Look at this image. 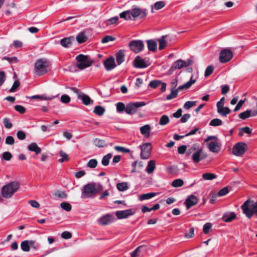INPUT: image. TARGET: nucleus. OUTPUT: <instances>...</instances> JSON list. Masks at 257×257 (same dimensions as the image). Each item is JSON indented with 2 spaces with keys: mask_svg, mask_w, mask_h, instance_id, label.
<instances>
[{
  "mask_svg": "<svg viewBox=\"0 0 257 257\" xmlns=\"http://www.w3.org/2000/svg\"><path fill=\"white\" fill-rule=\"evenodd\" d=\"M76 59L77 60L76 66L80 70H83L90 67L93 63V61L89 57L82 54L78 55Z\"/></svg>",
  "mask_w": 257,
  "mask_h": 257,
  "instance_id": "nucleus-6",
  "label": "nucleus"
},
{
  "mask_svg": "<svg viewBox=\"0 0 257 257\" xmlns=\"http://www.w3.org/2000/svg\"><path fill=\"white\" fill-rule=\"evenodd\" d=\"M128 46L134 53H139L143 50L144 44L142 40H132L129 43Z\"/></svg>",
  "mask_w": 257,
  "mask_h": 257,
  "instance_id": "nucleus-10",
  "label": "nucleus"
},
{
  "mask_svg": "<svg viewBox=\"0 0 257 257\" xmlns=\"http://www.w3.org/2000/svg\"><path fill=\"white\" fill-rule=\"evenodd\" d=\"M232 53L231 50L225 49L220 53L219 60L221 63H226L232 58Z\"/></svg>",
  "mask_w": 257,
  "mask_h": 257,
  "instance_id": "nucleus-14",
  "label": "nucleus"
},
{
  "mask_svg": "<svg viewBox=\"0 0 257 257\" xmlns=\"http://www.w3.org/2000/svg\"><path fill=\"white\" fill-rule=\"evenodd\" d=\"M70 89L72 92L78 95V98L81 99L85 105H88L93 103V101L91 99L89 96L83 93L78 89L75 87H70Z\"/></svg>",
  "mask_w": 257,
  "mask_h": 257,
  "instance_id": "nucleus-8",
  "label": "nucleus"
},
{
  "mask_svg": "<svg viewBox=\"0 0 257 257\" xmlns=\"http://www.w3.org/2000/svg\"><path fill=\"white\" fill-rule=\"evenodd\" d=\"M148 48L149 51L155 52L157 48V43L153 40H148L147 41Z\"/></svg>",
  "mask_w": 257,
  "mask_h": 257,
  "instance_id": "nucleus-26",
  "label": "nucleus"
},
{
  "mask_svg": "<svg viewBox=\"0 0 257 257\" xmlns=\"http://www.w3.org/2000/svg\"><path fill=\"white\" fill-rule=\"evenodd\" d=\"M97 161L96 159H91L87 163V166L90 168H94L97 166Z\"/></svg>",
  "mask_w": 257,
  "mask_h": 257,
  "instance_id": "nucleus-47",
  "label": "nucleus"
},
{
  "mask_svg": "<svg viewBox=\"0 0 257 257\" xmlns=\"http://www.w3.org/2000/svg\"><path fill=\"white\" fill-rule=\"evenodd\" d=\"M3 123L4 126L7 128H11L13 126V124L10 121V120L8 117H5L3 119Z\"/></svg>",
  "mask_w": 257,
  "mask_h": 257,
  "instance_id": "nucleus-49",
  "label": "nucleus"
},
{
  "mask_svg": "<svg viewBox=\"0 0 257 257\" xmlns=\"http://www.w3.org/2000/svg\"><path fill=\"white\" fill-rule=\"evenodd\" d=\"M134 66L136 68H144L147 67L145 60L140 56H137L134 62Z\"/></svg>",
  "mask_w": 257,
  "mask_h": 257,
  "instance_id": "nucleus-21",
  "label": "nucleus"
},
{
  "mask_svg": "<svg viewBox=\"0 0 257 257\" xmlns=\"http://www.w3.org/2000/svg\"><path fill=\"white\" fill-rule=\"evenodd\" d=\"M213 69H214L213 66H212L211 65L208 66L206 68L205 71V74H204L205 77H207L209 76V75H210L212 73V72L213 71Z\"/></svg>",
  "mask_w": 257,
  "mask_h": 257,
  "instance_id": "nucleus-53",
  "label": "nucleus"
},
{
  "mask_svg": "<svg viewBox=\"0 0 257 257\" xmlns=\"http://www.w3.org/2000/svg\"><path fill=\"white\" fill-rule=\"evenodd\" d=\"M54 196L58 198H65L67 197L66 194L63 191H57L55 192Z\"/></svg>",
  "mask_w": 257,
  "mask_h": 257,
  "instance_id": "nucleus-51",
  "label": "nucleus"
},
{
  "mask_svg": "<svg viewBox=\"0 0 257 257\" xmlns=\"http://www.w3.org/2000/svg\"><path fill=\"white\" fill-rule=\"evenodd\" d=\"M114 40H115L114 37L109 36V35H107V36H105L104 38H103L101 39V42L102 43H107L110 41H113Z\"/></svg>",
  "mask_w": 257,
  "mask_h": 257,
  "instance_id": "nucleus-54",
  "label": "nucleus"
},
{
  "mask_svg": "<svg viewBox=\"0 0 257 257\" xmlns=\"http://www.w3.org/2000/svg\"><path fill=\"white\" fill-rule=\"evenodd\" d=\"M20 82L16 80L14 82L12 88L10 89V91L11 92H15L17 90L18 88L20 86Z\"/></svg>",
  "mask_w": 257,
  "mask_h": 257,
  "instance_id": "nucleus-59",
  "label": "nucleus"
},
{
  "mask_svg": "<svg viewBox=\"0 0 257 257\" xmlns=\"http://www.w3.org/2000/svg\"><path fill=\"white\" fill-rule=\"evenodd\" d=\"M216 175L211 173H206L202 175V178L205 180H212L216 178Z\"/></svg>",
  "mask_w": 257,
  "mask_h": 257,
  "instance_id": "nucleus-39",
  "label": "nucleus"
},
{
  "mask_svg": "<svg viewBox=\"0 0 257 257\" xmlns=\"http://www.w3.org/2000/svg\"><path fill=\"white\" fill-rule=\"evenodd\" d=\"M166 3L164 1L157 2L154 5V8L156 10H159L165 7Z\"/></svg>",
  "mask_w": 257,
  "mask_h": 257,
  "instance_id": "nucleus-45",
  "label": "nucleus"
},
{
  "mask_svg": "<svg viewBox=\"0 0 257 257\" xmlns=\"http://www.w3.org/2000/svg\"><path fill=\"white\" fill-rule=\"evenodd\" d=\"M61 101L64 103H68L70 101V98L67 95H62L61 97Z\"/></svg>",
  "mask_w": 257,
  "mask_h": 257,
  "instance_id": "nucleus-62",
  "label": "nucleus"
},
{
  "mask_svg": "<svg viewBox=\"0 0 257 257\" xmlns=\"http://www.w3.org/2000/svg\"><path fill=\"white\" fill-rule=\"evenodd\" d=\"M146 105L144 101L136 102L135 103H129L126 105L125 111L127 114H133L137 112V109Z\"/></svg>",
  "mask_w": 257,
  "mask_h": 257,
  "instance_id": "nucleus-11",
  "label": "nucleus"
},
{
  "mask_svg": "<svg viewBox=\"0 0 257 257\" xmlns=\"http://www.w3.org/2000/svg\"><path fill=\"white\" fill-rule=\"evenodd\" d=\"M116 188L119 191H124L128 189V183L125 182L118 183L116 185Z\"/></svg>",
  "mask_w": 257,
  "mask_h": 257,
  "instance_id": "nucleus-34",
  "label": "nucleus"
},
{
  "mask_svg": "<svg viewBox=\"0 0 257 257\" xmlns=\"http://www.w3.org/2000/svg\"><path fill=\"white\" fill-rule=\"evenodd\" d=\"M255 115V114H254V113H251V111L250 110H247L239 114L238 117L242 119H245L246 118L250 116Z\"/></svg>",
  "mask_w": 257,
  "mask_h": 257,
  "instance_id": "nucleus-29",
  "label": "nucleus"
},
{
  "mask_svg": "<svg viewBox=\"0 0 257 257\" xmlns=\"http://www.w3.org/2000/svg\"><path fill=\"white\" fill-rule=\"evenodd\" d=\"M94 144L96 146L98 147H103L105 146V143L104 141L98 139H96L94 140Z\"/></svg>",
  "mask_w": 257,
  "mask_h": 257,
  "instance_id": "nucleus-56",
  "label": "nucleus"
},
{
  "mask_svg": "<svg viewBox=\"0 0 257 257\" xmlns=\"http://www.w3.org/2000/svg\"><path fill=\"white\" fill-rule=\"evenodd\" d=\"M183 181L181 179H178L174 180L172 183V185L174 187H179L183 186Z\"/></svg>",
  "mask_w": 257,
  "mask_h": 257,
  "instance_id": "nucleus-46",
  "label": "nucleus"
},
{
  "mask_svg": "<svg viewBox=\"0 0 257 257\" xmlns=\"http://www.w3.org/2000/svg\"><path fill=\"white\" fill-rule=\"evenodd\" d=\"M15 109L21 114H23L26 111V108L22 105H17L15 106Z\"/></svg>",
  "mask_w": 257,
  "mask_h": 257,
  "instance_id": "nucleus-58",
  "label": "nucleus"
},
{
  "mask_svg": "<svg viewBox=\"0 0 257 257\" xmlns=\"http://www.w3.org/2000/svg\"><path fill=\"white\" fill-rule=\"evenodd\" d=\"M73 41H74V37L71 36L61 39L60 41V44L63 47L68 48L71 45Z\"/></svg>",
  "mask_w": 257,
  "mask_h": 257,
  "instance_id": "nucleus-22",
  "label": "nucleus"
},
{
  "mask_svg": "<svg viewBox=\"0 0 257 257\" xmlns=\"http://www.w3.org/2000/svg\"><path fill=\"white\" fill-rule=\"evenodd\" d=\"M135 214V211L132 209L125 210L117 211L115 212V215L119 219L126 218Z\"/></svg>",
  "mask_w": 257,
  "mask_h": 257,
  "instance_id": "nucleus-15",
  "label": "nucleus"
},
{
  "mask_svg": "<svg viewBox=\"0 0 257 257\" xmlns=\"http://www.w3.org/2000/svg\"><path fill=\"white\" fill-rule=\"evenodd\" d=\"M105 109L99 105L96 106L93 110V112L99 116L103 115Z\"/></svg>",
  "mask_w": 257,
  "mask_h": 257,
  "instance_id": "nucleus-40",
  "label": "nucleus"
},
{
  "mask_svg": "<svg viewBox=\"0 0 257 257\" xmlns=\"http://www.w3.org/2000/svg\"><path fill=\"white\" fill-rule=\"evenodd\" d=\"M141 133L145 137H149L151 132V126L149 124H146L140 128Z\"/></svg>",
  "mask_w": 257,
  "mask_h": 257,
  "instance_id": "nucleus-25",
  "label": "nucleus"
},
{
  "mask_svg": "<svg viewBox=\"0 0 257 257\" xmlns=\"http://www.w3.org/2000/svg\"><path fill=\"white\" fill-rule=\"evenodd\" d=\"M17 136L18 138L20 140H23L26 138V135L25 132L19 131L17 132Z\"/></svg>",
  "mask_w": 257,
  "mask_h": 257,
  "instance_id": "nucleus-63",
  "label": "nucleus"
},
{
  "mask_svg": "<svg viewBox=\"0 0 257 257\" xmlns=\"http://www.w3.org/2000/svg\"><path fill=\"white\" fill-rule=\"evenodd\" d=\"M241 208L248 218H250L253 215L257 216V201L254 202L247 199L241 205Z\"/></svg>",
  "mask_w": 257,
  "mask_h": 257,
  "instance_id": "nucleus-3",
  "label": "nucleus"
},
{
  "mask_svg": "<svg viewBox=\"0 0 257 257\" xmlns=\"http://www.w3.org/2000/svg\"><path fill=\"white\" fill-rule=\"evenodd\" d=\"M50 64L45 58L37 60L34 64V73L35 75L40 76L46 74L50 70Z\"/></svg>",
  "mask_w": 257,
  "mask_h": 257,
  "instance_id": "nucleus-2",
  "label": "nucleus"
},
{
  "mask_svg": "<svg viewBox=\"0 0 257 257\" xmlns=\"http://www.w3.org/2000/svg\"><path fill=\"white\" fill-rule=\"evenodd\" d=\"M156 168V162L155 160H150L148 162L146 171L148 174H152Z\"/></svg>",
  "mask_w": 257,
  "mask_h": 257,
  "instance_id": "nucleus-23",
  "label": "nucleus"
},
{
  "mask_svg": "<svg viewBox=\"0 0 257 257\" xmlns=\"http://www.w3.org/2000/svg\"><path fill=\"white\" fill-rule=\"evenodd\" d=\"M195 82L196 79H193V77L192 76L189 81L182 85L179 86L177 89H172L171 93L167 96L166 99L167 100H171L173 98H176L178 95V90L188 89L192 85L194 84Z\"/></svg>",
  "mask_w": 257,
  "mask_h": 257,
  "instance_id": "nucleus-7",
  "label": "nucleus"
},
{
  "mask_svg": "<svg viewBox=\"0 0 257 257\" xmlns=\"http://www.w3.org/2000/svg\"><path fill=\"white\" fill-rule=\"evenodd\" d=\"M207 146L211 152L218 153L220 151L221 146L217 142H211L208 144Z\"/></svg>",
  "mask_w": 257,
  "mask_h": 257,
  "instance_id": "nucleus-19",
  "label": "nucleus"
},
{
  "mask_svg": "<svg viewBox=\"0 0 257 257\" xmlns=\"http://www.w3.org/2000/svg\"><path fill=\"white\" fill-rule=\"evenodd\" d=\"M105 69L107 70H111L115 67L114 59L113 57L107 58L104 63Z\"/></svg>",
  "mask_w": 257,
  "mask_h": 257,
  "instance_id": "nucleus-20",
  "label": "nucleus"
},
{
  "mask_svg": "<svg viewBox=\"0 0 257 257\" xmlns=\"http://www.w3.org/2000/svg\"><path fill=\"white\" fill-rule=\"evenodd\" d=\"M166 171L169 174H174L177 172L178 169L174 166H168L166 168Z\"/></svg>",
  "mask_w": 257,
  "mask_h": 257,
  "instance_id": "nucleus-44",
  "label": "nucleus"
},
{
  "mask_svg": "<svg viewBox=\"0 0 257 257\" xmlns=\"http://www.w3.org/2000/svg\"><path fill=\"white\" fill-rule=\"evenodd\" d=\"M156 195H157V193H154V192L143 194L139 196V199L141 201L150 199L155 197V196H156Z\"/></svg>",
  "mask_w": 257,
  "mask_h": 257,
  "instance_id": "nucleus-32",
  "label": "nucleus"
},
{
  "mask_svg": "<svg viewBox=\"0 0 257 257\" xmlns=\"http://www.w3.org/2000/svg\"><path fill=\"white\" fill-rule=\"evenodd\" d=\"M102 189V186L100 184L89 183L84 185L82 189V198H93L96 196L97 193Z\"/></svg>",
  "mask_w": 257,
  "mask_h": 257,
  "instance_id": "nucleus-1",
  "label": "nucleus"
},
{
  "mask_svg": "<svg viewBox=\"0 0 257 257\" xmlns=\"http://www.w3.org/2000/svg\"><path fill=\"white\" fill-rule=\"evenodd\" d=\"M169 122V117L166 115H162L160 119L159 122V124L161 125H165L168 123Z\"/></svg>",
  "mask_w": 257,
  "mask_h": 257,
  "instance_id": "nucleus-42",
  "label": "nucleus"
},
{
  "mask_svg": "<svg viewBox=\"0 0 257 257\" xmlns=\"http://www.w3.org/2000/svg\"><path fill=\"white\" fill-rule=\"evenodd\" d=\"M77 42L79 44L83 43L86 41L87 38L84 33H79L76 38Z\"/></svg>",
  "mask_w": 257,
  "mask_h": 257,
  "instance_id": "nucleus-36",
  "label": "nucleus"
},
{
  "mask_svg": "<svg viewBox=\"0 0 257 257\" xmlns=\"http://www.w3.org/2000/svg\"><path fill=\"white\" fill-rule=\"evenodd\" d=\"M15 143V140L12 136H8L6 139V144L9 145H12Z\"/></svg>",
  "mask_w": 257,
  "mask_h": 257,
  "instance_id": "nucleus-64",
  "label": "nucleus"
},
{
  "mask_svg": "<svg viewBox=\"0 0 257 257\" xmlns=\"http://www.w3.org/2000/svg\"><path fill=\"white\" fill-rule=\"evenodd\" d=\"M112 157V154L110 153L107 154V155H105L101 161L102 164L104 166H107L108 165L109 163V160Z\"/></svg>",
  "mask_w": 257,
  "mask_h": 257,
  "instance_id": "nucleus-37",
  "label": "nucleus"
},
{
  "mask_svg": "<svg viewBox=\"0 0 257 257\" xmlns=\"http://www.w3.org/2000/svg\"><path fill=\"white\" fill-rule=\"evenodd\" d=\"M131 11L134 20H136L137 18H145L147 14L146 9H140L137 7H133Z\"/></svg>",
  "mask_w": 257,
  "mask_h": 257,
  "instance_id": "nucleus-13",
  "label": "nucleus"
},
{
  "mask_svg": "<svg viewBox=\"0 0 257 257\" xmlns=\"http://www.w3.org/2000/svg\"><path fill=\"white\" fill-rule=\"evenodd\" d=\"M114 149L118 152H120L124 153H128L130 152V150L128 149L118 146H115Z\"/></svg>",
  "mask_w": 257,
  "mask_h": 257,
  "instance_id": "nucleus-52",
  "label": "nucleus"
},
{
  "mask_svg": "<svg viewBox=\"0 0 257 257\" xmlns=\"http://www.w3.org/2000/svg\"><path fill=\"white\" fill-rule=\"evenodd\" d=\"M60 206L64 210L66 211H70L71 210L72 207L70 203L67 202H62L60 204Z\"/></svg>",
  "mask_w": 257,
  "mask_h": 257,
  "instance_id": "nucleus-50",
  "label": "nucleus"
},
{
  "mask_svg": "<svg viewBox=\"0 0 257 257\" xmlns=\"http://www.w3.org/2000/svg\"><path fill=\"white\" fill-rule=\"evenodd\" d=\"M167 37V35L163 36L160 38L158 39L159 42V49L161 50L164 49L167 45V42L166 40V38Z\"/></svg>",
  "mask_w": 257,
  "mask_h": 257,
  "instance_id": "nucleus-28",
  "label": "nucleus"
},
{
  "mask_svg": "<svg viewBox=\"0 0 257 257\" xmlns=\"http://www.w3.org/2000/svg\"><path fill=\"white\" fill-rule=\"evenodd\" d=\"M118 17H117V16L108 19L107 20L105 21L104 22V24L105 26H108L111 25L116 24L117 23V22L118 21Z\"/></svg>",
  "mask_w": 257,
  "mask_h": 257,
  "instance_id": "nucleus-38",
  "label": "nucleus"
},
{
  "mask_svg": "<svg viewBox=\"0 0 257 257\" xmlns=\"http://www.w3.org/2000/svg\"><path fill=\"white\" fill-rule=\"evenodd\" d=\"M196 104V101H188L186 102L184 105V108L186 109H189L191 107L195 106Z\"/></svg>",
  "mask_w": 257,
  "mask_h": 257,
  "instance_id": "nucleus-48",
  "label": "nucleus"
},
{
  "mask_svg": "<svg viewBox=\"0 0 257 257\" xmlns=\"http://www.w3.org/2000/svg\"><path fill=\"white\" fill-rule=\"evenodd\" d=\"M143 246H139L131 253V257H137L141 251V248Z\"/></svg>",
  "mask_w": 257,
  "mask_h": 257,
  "instance_id": "nucleus-61",
  "label": "nucleus"
},
{
  "mask_svg": "<svg viewBox=\"0 0 257 257\" xmlns=\"http://www.w3.org/2000/svg\"><path fill=\"white\" fill-rule=\"evenodd\" d=\"M212 224L210 223H206L203 226V231L205 234L209 233V230L211 228Z\"/></svg>",
  "mask_w": 257,
  "mask_h": 257,
  "instance_id": "nucleus-57",
  "label": "nucleus"
},
{
  "mask_svg": "<svg viewBox=\"0 0 257 257\" xmlns=\"http://www.w3.org/2000/svg\"><path fill=\"white\" fill-rule=\"evenodd\" d=\"M161 84L160 80H153L150 82L149 86L153 88H155L160 86Z\"/></svg>",
  "mask_w": 257,
  "mask_h": 257,
  "instance_id": "nucleus-55",
  "label": "nucleus"
},
{
  "mask_svg": "<svg viewBox=\"0 0 257 257\" xmlns=\"http://www.w3.org/2000/svg\"><path fill=\"white\" fill-rule=\"evenodd\" d=\"M217 112L222 116H226L229 114L230 110L228 107L217 108Z\"/></svg>",
  "mask_w": 257,
  "mask_h": 257,
  "instance_id": "nucleus-30",
  "label": "nucleus"
},
{
  "mask_svg": "<svg viewBox=\"0 0 257 257\" xmlns=\"http://www.w3.org/2000/svg\"><path fill=\"white\" fill-rule=\"evenodd\" d=\"M124 104L122 102H118L116 104V109L118 112H122L125 110Z\"/></svg>",
  "mask_w": 257,
  "mask_h": 257,
  "instance_id": "nucleus-60",
  "label": "nucleus"
},
{
  "mask_svg": "<svg viewBox=\"0 0 257 257\" xmlns=\"http://www.w3.org/2000/svg\"><path fill=\"white\" fill-rule=\"evenodd\" d=\"M222 124V121L219 118H214L212 119L209 122V125L212 126H217L221 125Z\"/></svg>",
  "mask_w": 257,
  "mask_h": 257,
  "instance_id": "nucleus-43",
  "label": "nucleus"
},
{
  "mask_svg": "<svg viewBox=\"0 0 257 257\" xmlns=\"http://www.w3.org/2000/svg\"><path fill=\"white\" fill-rule=\"evenodd\" d=\"M20 185L17 182H12L5 185L2 191V195L6 198H10L18 190Z\"/></svg>",
  "mask_w": 257,
  "mask_h": 257,
  "instance_id": "nucleus-5",
  "label": "nucleus"
},
{
  "mask_svg": "<svg viewBox=\"0 0 257 257\" xmlns=\"http://www.w3.org/2000/svg\"><path fill=\"white\" fill-rule=\"evenodd\" d=\"M192 154V160L195 163H197L206 159L207 155L201 148L196 149L195 147L192 146L187 151V155Z\"/></svg>",
  "mask_w": 257,
  "mask_h": 257,
  "instance_id": "nucleus-4",
  "label": "nucleus"
},
{
  "mask_svg": "<svg viewBox=\"0 0 257 257\" xmlns=\"http://www.w3.org/2000/svg\"><path fill=\"white\" fill-rule=\"evenodd\" d=\"M113 221L114 217L113 215L110 214H106L99 219L98 223L100 224L103 225H106L113 222Z\"/></svg>",
  "mask_w": 257,
  "mask_h": 257,
  "instance_id": "nucleus-17",
  "label": "nucleus"
},
{
  "mask_svg": "<svg viewBox=\"0 0 257 257\" xmlns=\"http://www.w3.org/2000/svg\"><path fill=\"white\" fill-rule=\"evenodd\" d=\"M198 199L197 197L194 195H191L188 196L185 201L186 207L187 209L195 205L198 202Z\"/></svg>",
  "mask_w": 257,
  "mask_h": 257,
  "instance_id": "nucleus-18",
  "label": "nucleus"
},
{
  "mask_svg": "<svg viewBox=\"0 0 257 257\" xmlns=\"http://www.w3.org/2000/svg\"><path fill=\"white\" fill-rule=\"evenodd\" d=\"M131 10L124 11L122 13H120L119 16L120 18L124 19L125 20H132V14Z\"/></svg>",
  "mask_w": 257,
  "mask_h": 257,
  "instance_id": "nucleus-33",
  "label": "nucleus"
},
{
  "mask_svg": "<svg viewBox=\"0 0 257 257\" xmlns=\"http://www.w3.org/2000/svg\"><path fill=\"white\" fill-rule=\"evenodd\" d=\"M21 247L22 249L26 252L30 250V243L29 240H24L21 242Z\"/></svg>",
  "mask_w": 257,
  "mask_h": 257,
  "instance_id": "nucleus-41",
  "label": "nucleus"
},
{
  "mask_svg": "<svg viewBox=\"0 0 257 257\" xmlns=\"http://www.w3.org/2000/svg\"><path fill=\"white\" fill-rule=\"evenodd\" d=\"M139 147L141 149V158L144 160L149 158L152 151L151 144L149 143H146L140 146Z\"/></svg>",
  "mask_w": 257,
  "mask_h": 257,
  "instance_id": "nucleus-9",
  "label": "nucleus"
},
{
  "mask_svg": "<svg viewBox=\"0 0 257 257\" xmlns=\"http://www.w3.org/2000/svg\"><path fill=\"white\" fill-rule=\"evenodd\" d=\"M124 54L122 50H120L116 55V62L118 65L121 64L124 61Z\"/></svg>",
  "mask_w": 257,
  "mask_h": 257,
  "instance_id": "nucleus-31",
  "label": "nucleus"
},
{
  "mask_svg": "<svg viewBox=\"0 0 257 257\" xmlns=\"http://www.w3.org/2000/svg\"><path fill=\"white\" fill-rule=\"evenodd\" d=\"M59 156L61 157V158L58 160V162L60 163H63L65 161H67L69 160L68 155L62 150H61L59 152Z\"/></svg>",
  "mask_w": 257,
  "mask_h": 257,
  "instance_id": "nucleus-35",
  "label": "nucleus"
},
{
  "mask_svg": "<svg viewBox=\"0 0 257 257\" xmlns=\"http://www.w3.org/2000/svg\"><path fill=\"white\" fill-rule=\"evenodd\" d=\"M29 151L34 152L36 154H39L41 152V149L38 147L36 143H33L30 144L28 147Z\"/></svg>",
  "mask_w": 257,
  "mask_h": 257,
  "instance_id": "nucleus-27",
  "label": "nucleus"
},
{
  "mask_svg": "<svg viewBox=\"0 0 257 257\" xmlns=\"http://www.w3.org/2000/svg\"><path fill=\"white\" fill-rule=\"evenodd\" d=\"M247 149L246 145L245 143L239 142L236 143L233 147L232 153L236 156L243 155Z\"/></svg>",
  "mask_w": 257,
  "mask_h": 257,
  "instance_id": "nucleus-12",
  "label": "nucleus"
},
{
  "mask_svg": "<svg viewBox=\"0 0 257 257\" xmlns=\"http://www.w3.org/2000/svg\"><path fill=\"white\" fill-rule=\"evenodd\" d=\"M193 62V61L191 59H188L187 61H183L182 60H178L176 61L173 65L172 68L180 69L183 67H187L190 65Z\"/></svg>",
  "mask_w": 257,
  "mask_h": 257,
  "instance_id": "nucleus-16",
  "label": "nucleus"
},
{
  "mask_svg": "<svg viewBox=\"0 0 257 257\" xmlns=\"http://www.w3.org/2000/svg\"><path fill=\"white\" fill-rule=\"evenodd\" d=\"M236 217L234 212H226L222 216V220L225 222H230L233 220Z\"/></svg>",
  "mask_w": 257,
  "mask_h": 257,
  "instance_id": "nucleus-24",
  "label": "nucleus"
}]
</instances>
